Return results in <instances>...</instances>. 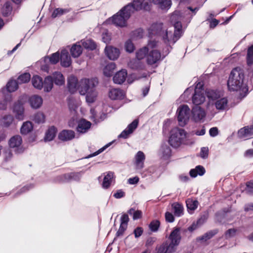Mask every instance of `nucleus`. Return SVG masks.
<instances>
[{
  "label": "nucleus",
  "instance_id": "obj_1",
  "mask_svg": "<svg viewBox=\"0 0 253 253\" xmlns=\"http://www.w3.org/2000/svg\"><path fill=\"white\" fill-rule=\"evenodd\" d=\"M198 9L197 7L193 9L189 7L183 12L176 11L171 15L170 20L174 25L175 30L174 34H172L171 41L168 42L167 39H166V42L164 40L166 43V47L162 50V53L161 54L162 58H164L169 53L171 48L170 44L171 43L174 44L181 36L182 34L181 22L189 23L192 17L196 14Z\"/></svg>",
  "mask_w": 253,
  "mask_h": 253
},
{
  "label": "nucleus",
  "instance_id": "obj_2",
  "mask_svg": "<svg viewBox=\"0 0 253 253\" xmlns=\"http://www.w3.org/2000/svg\"><path fill=\"white\" fill-rule=\"evenodd\" d=\"M207 97L211 100H214V103L209 101L206 106L208 113H210L211 116H214L216 114V110L218 112H223L229 109L228 101L226 97H220L219 91L211 90L207 93Z\"/></svg>",
  "mask_w": 253,
  "mask_h": 253
},
{
  "label": "nucleus",
  "instance_id": "obj_3",
  "mask_svg": "<svg viewBox=\"0 0 253 253\" xmlns=\"http://www.w3.org/2000/svg\"><path fill=\"white\" fill-rule=\"evenodd\" d=\"M244 75L242 70L235 68L231 71L227 83L230 91H239L240 94L248 91L247 85L244 82Z\"/></svg>",
  "mask_w": 253,
  "mask_h": 253
},
{
  "label": "nucleus",
  "instance_id": "obj_4",
  "mask_svg": "<svg viewBox=\"0 0 253 253\" xmlns=\"http://www.w3.org/2000/svg\"><path fill=\"white\" fill-rule=\"evenodd\" d=\"M98 81L95 79H84L81 80L79 90L81 95L86 96V101L88 103H93L97 96V92L94 87L97 84Z\"/></svg>",
  "mask_w": 253,
  "mask_h": 253
},
{
  "label": "nucleus",
  "instance_id": "obj_5",
  "mask_svg": "<svg viewBox=\"0 0 253 253\" xmlns=\"http://www.w3.org/2000/svg\"><path fill=\"white\" fill-rule=\"evenodd\" d=\"M187 133L182 128L175 127L171 129L169 138V143L173 147L177 148L185 144Z\"/></svg>",
  "mask_w": 253,
  "mask_h": 253
},
{
  "label": "nucleus",
  "instance_id": "obj_6",
  "mask_svg": "<svg viewBox=\"0 0 253 253\" xmlns=\"http://www.w3.org/2000/svg\"><path fill=\"white\" fill-rule=\"evenodd\" d=\"M130 6H125L117 14L111 17L110 20L116 26L124 27L127 25V21L130 18Z\"/></svg>",
  "mask_w": 253,
  "mask_h": 253
},
{
  "label": "nucleus",
  "instance_id": "obj_7",
  "mask_svg": "<svg viewBox=\"0 0 253 253\" xmlns=\"http://www.w3.org/2000/svg\"><path fill=\"white\" fill-rule=\"evenodd\" d=\"M148 34L149 37L153 36H161L163 40L166 41L167 39L168 42L172 40V32L168 30H163V24L161 23H154L148 29Z\"/></svg>",
  "mask_w": 253,
  "mask_h": 253
},
{
  "label": "nucleus",
  "instance_id": "obj_8",
  "mask_svg": "<svg viewBox=\"0 0 253 253\" xmlns=\"http://www.w3.org/2000/svg\"><path fill=\"white\" fill-rule=\"evenodd\" d=\"M181 238L180 228H174L169 235L170 243L168 246H165V250L169 253H175L176 247L179 245Z\"/></svg>",
  "mask_w": 253,
  "mask_h": 253
},
{
  "label": "nucleus",
  "instance_id": "obj_9",
  "mask_svg": "<svg viewBox=\"0 0 253 253\" xmlns=\"http://www.w3.org/2000/svg\"><path fill=\"white\" fill-rule=\"evenodd\" d=\"M209 91H206L203 84L198 83L195 88L194 94L192 96V102L195 106H199L203 104L206 99V95L207 96V93Z\"/></svg>",
  "mask_w": 253,
  "mask_h": 253
},
{
  "label": "nucleus",
  "instance_id": "obj_10",
  "mask_svg": "<svg viewBox=\"0 0 253 253\" xmlns=\"http://www.w3.org/2000/svg\"><path fill=\"white\" fill-rule=\"evenodd\" d=\"M190 112V109L187 105H181L178 108L177 110V119L180 126H184L188 122Z\"/></svg>",
  "mask_w": 253,
  "mask_h": 253
},
{
  "label": "nucleus",
  "instance_id": "obj_11",
  "mask_svg": "<svg viewBox=\"0 0 253 253\" xmlns=\"http://www.w3.org/2000/svg\"><path fill=\"white\" fill-rule=\"evenodd\" d=\"M26 95L21 96L13 106V112L15 118L19 120H23L24 118V108L23 105L26 101Z\"/></svg>",
  "mask_w": 253,
  "mask_h": 253
},
{
  "label": "nucleus",
  "instance_id": "obj_12",
  "mask_svg": "<svg viewBox=\"0 0 253 253\" xmlns=\"http://www.w3.org/2000/svg\"><path fill=\"white\" fill-rule=\"evenodd\" d=\"M22 143V138L19 135L11 137L8 141V145L10 148L13 149L16 154H21L24 151Z\"/></svg>",
  "mask_w": 253,
  "mask_h": 253
},
{
  "label": "nucleus",
  "instance_id": "obj_13",
  "mask_svg": "<svg viewBox=\"0 0 253 253\" xmlns=\"http://www.w3.org/2000/svg\"><path fill=\"white\" fill-rule=\"evenodd\" d=\"M159 46V43L155 40L150 41L147 46L140 48L136 52V58L139 60L147 58L150 48H155Z\"/></svg>",
  "mask_w": 253,
  "mask_h": 253
},
{
  "label": "nucleus",
  "instance_id": "obj_14",
  "mask_svg": "<svg viewBox=\"0 0 253 253\" xmlns=\"http://www.w3.org/2000/svg\"><path fill=\"white\" fill-rule=\"evenodd\" d=\"M162 58L161 53L158 50L154 48H150L147 56V63L149 65H153L160 60Z\"/></svg>",
  "mask_w": 253,
  "mask_h": 253
},
{
  "label": "nucleus",
  "instance_id": "obj_15",
  "mask_svg": "<svg viewBox=\"0 0 253 253\" xmlns=\"http://www.w3.org/2000/svg\"><path fill=\"white\" fill-rule=\"evenodd\" d=\"M192 114L193 118L196 122L204 119L206 116V111L200 106L195 105L192 109Z\"/></svg>",
  "mask_w": 253,
  "mask_h": 253
},
{
  "label": "nucleus",
  "instance_id": "obj_16",
  "mask_svg": "<svg viewBox=\"0 0 253 253\" xmlns=\"http://www.w3.org/2000/svg\"><path fill=\"white\" fill-rule=\"evenodd\" d=\"M138 124V122L137 120H134L122 132V133L119 135V137L124 139L128 138L130 134L132 133L134 130L137 128Z\"/></svg>",
  "mask_w": 253,
  "mask_h": 253
},
{
  "label": "nucleus",
  "instance_id": "obj_17",
  "mask_svg": "<svg viewBox=\"0 0 253 253\" xmlns=\"http://www.w3.org/2000/svg\"><path fill=\"white\" fill-rule=\"evenodd\" d=\"M28 102L31 107L33 109H38L42 105V98L38 95H33L29 97Z\"/></svg>",
  "mask_w": 253,
  "mask_h": 253
},
{
  "label": "nucleus",
  "instance_id": "obj_18",
  "mask_svg": "<svg viewBox=\"0 0 253 253\" xmlns=\"http://www.w3.org/2000/svg\"><path fill=\"white\" fill-rule=\"evenodd\" d=\"M109 97L112 100H122L126 96L124 91L119 88H112L109 90Z\"/></svg>",
  "mask_w": 253,
  "mask_h": 253
},
{
  "label": "nucleus",
  "instance_id": "obj_19",
  "mask_svg": "<svg viewBox=\"0 0 253 253\" xmlns=\"http://www.w3.org/2000/svg\"><path fill=\"white\" fill-rule=\"evenodd\" d=\"M60 62L62 66L68 67L71 64V59L67 49H62L60 53Z\"/></svg>",
  "mask_w": 253,
  "mask_h": 253
},
{
  "label": "nucleus",
  "instance_id": "obj_20",
  "mask_svg": "<svg viewBox=\"0 0 253 253\" xmlns=\"http://www.w3.org/2000/svg\"><path fill=\"white\" fill-rule=\"evenodd\" d=\"M91 123L84 119H82L78 122L77 131L79 133H84L90 128Z\"/></svg>",
  "mask_w": 253,
  "mask_h": 253
},
{
  "label": "nucleus",
  "instance_id": "obj_21",
  "mask_svg": "<svg viewBox=\"0 0 253 253\" xmlns=\"http://www.w3.org/2000/svg\"><path fill=\"white\" fill-rule=\"evenodd\" d=\"M105 52L108 57L111 60H115L119 56V50L111 46H107L105 49Z\"/></svg>",
  "mask_w": 253,
  "mask_h": 253
},
{
  "label": "nucleus",
  "instance_id": "obj_22",
  "mask_svg": "<svg viewBox=\"0 0 253 253\" xmlns=\"http://www.w3.org/2000/svg\"><path fill=\"white\" fill-rule=\"evenodd\" d=\"M90 112V119L96 124L102 121L106 118V114L105 113H98L94 109H91Z\"/></svg>",
  "mask_w": 253,
  "mask_h": 253
},
{
  "label": "nucleus",
  "instance_id": "obj_23",
  "mask_svg": "<svg viewBox=\"0 0 253 253\" xmlns=\"http://www.w3.org/2000/svg\"><path fill=\"white\" fill-rule=\"evenodd\" d=\"M127 72L126 70H122L118 72L113 77V81L115 84H122L127 77Z\"/></svg>",
  "mask_w": 253,
  "mask_h": 253
},
{
  "label": "nucleus",
  "instance_id": "obj_24",
  "mask_svg": "<svg viewBox=\"0 0 253 253\" xmlns=\"http://www.w3.org/2000/svg\"><path fill=\"white\" fill-rule=\"evenodd\" d=\"M145 156L142 151H138L135 156V164L137 169H141L144 167V162Z\"/></svg>",
  "mask_w": 253,
  "mask_h": 253
},
{
  "label": "nucleus",
  "instance_id": "obj_25",
  "mask_svg": "<svg viewBox=\"0 0 253 253\" xmlns=\"http://www.w3.org/2000/svg\"><path fill=\"white\" fill-rule=\"evenodd\" d=\"M75 137V132L72 130H63L58 135V138L62 141H69Z\"/></svg>",
  "mask_w": 253,
  "mask_h": 253
},
{
  "label": "nucleus",
  "instance_id": "obj_26",
  "mask_svg": "<svg viewBox=\"0 0 253 253\" xmlns=\"http://www.w3.org/2000/svg\"><path fill=\"white\" fill-rule=\"evenodd\" d=\"M80 83L78 84L77 79L74 76H71L68 79V85L69 91L74 93L77 89H79L80 86Z\"/></svg>",
  "mask_w": 253,
  "mask_h": 253
},
{
  "label": "nucleus",
  "instance_id": "obj_27",
  "mask_svg": "<svg viewBox=\"0 0 253 253\" xmlns=\"http://www.w3.org/2000/svg\"><path fill=\"white\" fill-rule=\"evenodd\" d=\"M159 156L164 159H167L170 156L171 149L166 143L163 144L159 152Z\"/></svg>",
  "mask_w": 253,
  "mask_h": 253
},
{
  "label": "nucleus",
  "instance_id": "obj_28",
  "mask_svg": "<svg viewBox=\"0 0 253 253\" xmlns=\"http://www.w3.org/2000/svg\"><path fill=\"white\" fill-rule=\"evenodd\" d=\"M82 176V173L80 172H71L65 174L63 175L64 181L68 182L71 181H78Z\"/></svg>",
  "mask_w": 253,
  "mask_h": 253
},
{
  "label": "nucleus",
  "instance_id": "obj_29",
  "mask_svg": "<svg viewBox=\"0 0 253 253\" xmlns=\"http://www.w3.org/2000/svg\"><path fill=\"white\" fill-rule=\"evenodd\" d=\"M172 211L176 217H180L184 213V208L182 205L178 203H174L171 205Z\"/></svg>",
  "mask_w": 253,
  "mask_h": 253
},
{
  "label": "nucleus",
  "instance_id": "obj_30",
  "mask_svg": "<svg viewBox=\"0 0 253 253\" xmlns=\"http://www.w3.org/2000/svg\"><path fill=\"white\" fill-rule=\"evenodd\" d=\"M70 52L72 56L74 58L80 56L83 52V48L80 42H78L73 44L70 49Z\"/></svg>",
  "mask_w": 253,
  "mask_h": 253
},
{
  "label": "nucleus",
  "instance_id": "obj_31",
  "mask_svg": "<svg viewBox=\"0 0 253 253\" xmlns=\"http://www.w3.org/2000/svg\"><path fill=\"white\" fill-rule=\"evenodd\" d=\"M52 77L53 83L56 85H62L65 83V79L63 75L59 72H55L51 76Z\"/></svg>",
  "mask_w": 253,
  "mask_h": 253
},
{
  "label": "nucleus",
  "instance_id": "obj_32",
  "mask_svg": "<svg viewBox=\"0 0 253 253\" xmlns=\"http://www.w3.org/2000/svg\"><path fill=\"white\" fill-rule=\"evenodd\" d=\"M53 83L52 77L51 76H48L44 78L43 82V87L45 92H48L50 91L53 87Z\"/></svg>",
  "mask_w": 253,
  "mask_h": 253
},
{
  "label": "nucleus",
  "instance_id": "obj_33",
  "mask_svg": "<svg viewBox=\"0 0 253 253\" xmlns=\"http://www.w3.org/2000/svg\"><path fill=\"white\" fill-rule=\"evenodd\" d=\"M32 83L34 87L38 89L41 90L43 87L42 79L38 76H34L32 78Z\"/></svg>",
  "mask_w": 253,
  "mask_h": 253
},
{
  "label": "nucleus",
  "instance_id": "obj_34",
  "mask_svg": "<svg viewBox=\"0 0 253 253\" xmlns=\"http://www.w3.org/2000/svg\"><path fill=\"white\" fill-rule=\"evenodd\" d=\"M126 6H130V10H131L130 14L131 15L135 10L142 9V1L141 0H134L132 3H129Z\"/></svg>",
  "mask_w": 253,
  "mask_h": 253
},
{
  "label": "nucleus",
  "instance_id": "obj_35",
  "mask_svg": "<svg viewBox=\"0 0 253 253\" xmlns=\"http://www.w3.org/2000/svg\"><path fill=\"white\" fill-rule=\"evenodd\" d=\"M152 1L154 3L159 5L162 9L169 8L171 4L170 0H152Z\"/></svg>",
  "mask_w": 253,
  "mask_h": 253
},
{
  "label": "nucleus",
  "instance_id": "obj_36",
  "mask_svg": "<svg viewBox=\"0 0 253 253\" xmlns=\"http://www.w3.org/2000/svg\"><path fill=\"white\" fill-rule=\"evenodd\" d=\"M205 173V169L203 167L198 166L195 169H191L189 172L190 176L192 177H195L198 175H203Z\"/></svg>",
  "mask_w": 253,
  "mask_h": 253
},
{
  "label": "nucleus",
  "instance_id": "obj_37",
  "mask_svg": "<svg viewBox=\"0 0 253 253\" xmlns=\"http://www.w3.org/2000/svg\"><path fill=\"white\" fill-rule=\"evenodd\" d=\"M33 128L32 123L30 121L24 122L20 129L21 133L22 134H27L30 132Z\"/></svg>",
  "mask_w": 253,
  "mask_h": 253
},
{
  "label": "nucleus",
  "instance_id": "obj_38",
  "mask_svg": "<svg viewBox=\"0 0 253 253\" xmlns=\"http://www.w3.org/2000/svg\"><path fill=\"white\" fill-rule=\"evenodd\" d=\"M83 46L86 49L93 50L96 48V45L94 42L91 39H85L81 41Z\"/></svg>",
  "mask_w": 253,
  "mask_h": 253
},
{
  "label": "nucleus",
  "instance_id": "obj_39",
  "mask_svg": "<svg viewBox=\"0 0 253 253\" xmlns=\"http://www.w3.org/2000/svg\"><path fill=\"white\" fill-rule=\"evenodd\" d=\"M113 177L114 174L112 172H108L107 174L105 175L102 183V187L104 188L107 189L110 186L112 181Z\"/></svg>",
  "mask_w": 253,
  "mask_h": 253
},
{
  "label": "nucleus",
  "instance_id": "obj_40",
  "mask_svg": "<svg viewBox=\"0 0 253 253\" xmlns=\"http://www.w3.org/2000/svg\"><path fill=\"white\" fill-rule=\"evenodd\" d=\"M128 66L131 69L135 70L142 69L144 66V64L137 59L131 60L128 63Z\"/></svg>",
  "mask_w": 253,
  "mask_h": 253
},
{
  "label": "nucleus",
  "instance_id": "obj_41",
  "mask_svg": "<svg viewBox=\"0 0 253 253\" xmlns=\"http://www.w3.org/2000/svg\"><path fill=\"white\" fill-rule=\"evenodd\" d=\"M56 131V128L54 126L49 127L45 133V140L48 141L52 140L55 136Z\"/></svg>",
  "mask_w": 253,
  "mask_h": 253
},
{
  "label": "nucleus",
  "instance_id": "obj_42",
  "mask_svg": "<svg viewBox=\"0 0 253 253\" xmlns=\"http://www.w3.org/2000/svg\"><path fill=\"white\" fill-rule=\"evenodd\" d=\"M115 63L111 62L108 64L103 69L104 75L106 77H110L112 75L115 69Z\"/></svg>",
  "mask_w": 253,
  "mask_h": 253
},
{
  "label": "nucleus",
  "instance_id": "obj_43",
  "mask_svg": "<svg viewBox=\"0 0 253 253\" xmlns=\"http://www.w3.org/2000/svg\"><path fill=\"white\" fill-rule=\"evenodd\" d=\"M68 103L69 108L71 112H75L76 109L80 105V102L79 101L77 100L72 97H70L68 98Z\"/></svg>",
  "mask_w": 253,
  "mask_h": 253
},
{
  "label": "nucleus",
  "instance_id": "obj_44",
  "mask_svg": "<svg viewBox=\"0 0 253 253\" xmlns=\"http://www.w3.org/2000/svg\"><path fill=\"white\" fill-rule=\"evenodd\" d=\"M69 11H70V9L69 8H57L53 10L51 16L52 18H56L61 16Z\"/></svg>",
  "mask_w": 253,
  "mask_h": 253
},
{
  "label": "nucleus",
  "instance_id": "obj_45",
  "mask_svg": "<svg viewBox=\"0 0 253 253\" xmlns=\"http://www.w3.org/2000/svg\"><path fill=\"white\" fill-rule=\"evenodd\" d=\"M12 100L11 95L9 94L5 95L3 98L0 101V109L5 110L7 105Z\"/></svg>",
  "mask_w": 253,
  "mask_h": 253
},
{
  "label": "nucleus",
  "instance_id": "obj_46",
  "mask_svg": "<svg viewBox=\"0 0 253 253\" xmlns=\"http://www.w3.org/2000/svg\"><path fill=\"white\" fill-rule=\"evenodd\" d=\"M60 59V54L58 52L53 53L50 57H46L44 58V62H46L49 61L53 64H56Z\"/></svg>",
  "mask_w": 253,
  "mask_h": 253
},
{
  "label": "nucleus",
  "instance_id": "obj_47",
  "mask_svg": "<svg viewBox=\"0 0 253 253\" xmlns=\"http://www.w3.org/2000/svg\"><path fill=\"white\" fill-rule=\"evenodd\" d=\"M12 6L10 2H6L1 9V12L4 16H7L11 14Z\"/></svg>",
  "mask_w": 253,
  "mask_h": 253
},
{
  "label": "nucleus",
  "instance_id": "obj_48",
  "mask_svg": "<svg viewBox=\"0 0 253 253\" xmlns=\"http://www.w3.org/2000/svg\"><path fill=\"white\" fill-rule=\"evenodd\" d=\"M13 117L10 115L4 116L1 120V125L4 127H8L12 123Z\"/></svg>",
  "mask_w": 253,
  "mask_h": 253
},
{
  "label": "nucleus",
  "instance_id": "obj_49",
  "mask_svg": "<svg viewBox=\"0 0 253 253\" xmlns=\"http://www.w3.org/2000/svg\"><path fill=\"white\" fill-rule=\"evenodd\" d=\"M186 203L188 211H194L197 208L198 206V202L197 200L189 199L186 201Z\"/></svg>",
  "mask_w": 253,
  "mask_h": 253
},
{
  "label": "nucleus",
  "instance_id": "obj_50",
  "mask_svg": "<svg viewBox=\"0 0 253 253\" xmlns=\"http://www.w3.org/2000/svg\"><path fill=\"white\" fill-rule=\"evenodd\" d=\"M6 87L9 92H14L18 88V83L15 80H10L7 83Z\"/></svg>",
  "mask_w": 253,
  "mask_h": 253
},
{
  "label": "nucleus",
  "instance_id": "obj_51",
  "mask_svg": "<svg viewBox=\"0 0 253 253\" xmlns=\"http://www.w3.org/2000/svg\"><path fill=\"white\" fill-rule=\"evenodd\" d=\"M30 78L31 75L29 73H24L19 76L17 82L18 84L26 83L30 81Z\"/></svg>",
  "mask_w": 253,
  "mask_h": 253
},
{
  "label": "nucleus",
  "instance_id": "obj_52",
  "mask_svg": "<svg viewBox=\"0 0 253 253\" xmlns=\"http://www.w3.org/2000/svg\"><path fill=\"white\" fill-rule=\"evenodd\" d=\"M247 62L249 66L253 64V45L249 47L248 49Z\"/></svg>",
  "mask_w": 253,
  "mask_h": 253
},
{
  "label": "nucleus",
  "instance_id": "obj_53",
  "mask_svg": "<svg viewBox=\"0 0 253 253\" xmlns=\"http://www.w3.org/2000/svg\"><path fill=\"white\" fill-rule=\"evenodd\" d=\"M33 120L38 124L43 123L45 121L44 115L42 112H38L35 115Z\"/></svg>",
  "mask_w": 253,
  "mask_h": 253
},
{
  "label": "nucleus",
  "instance_id": "obj_54",
  "mask_svg": "<svg viewBox=\"0 0 253 253\" xmlns=\"http://www.w3.org/2000/svg\"><path fill=\"white\" fill-rule=\"evenodd\" d=\"M160 223L158 220H154L151 222L149 224V228L152 232H156L160 226Z\"/></svg>",
  "mask_w": 253,
  "mask_h": 253
},
{
  "label": "nucleus",
  "instance_id": "obj_55",
  "mask_svg": "<svg viewBox=\"0 0 253 253\" xmlns=\"http://www.w3.org/2000/svg\"><path fill=\"white\" fill-rule=\"evenodd\" d=\"M143 34L144 32L143 29L139 28L133 32L132 37L133 39H139L143 37Z\"/></svg>",
  "mask_w": 253,
  "mask_h": 253
},
{
  "label": "nucleus",
  "instance_id": "obj_56",
  "mask_svg": "<svg viewBox=\"0 0 253 253\" xmlns=\"http://www.w3.org/2000/svg\"><path fill=\"white\" fill-rule=\"evenodd\" d=\"M102 41L106 43H108L110 42L111 39V37L110 34L108 31L105 30L102 33Z\"/></svg>",
  "mask_w": 253,
  "mask_h": 253
},
{
  "label": "nucleus",
  "instance_id": "obj_57",
  "mask_svg": "<svg viewBox=\"0 0 253 253\" xmlns=\"http://www.w3.org/2000/svg\"><path fill=\"white\" fill-rule=\"evenodd\" d=\"M125 48L126 51L132 52L134 49V46L130 40L127 41L125 43Z\"/></svg>",
  "mask_w": 253,
  "mask_h": 253
},
{
  "label": "nucleus",
  "instance_id": "obj_58",
  "mask_svg": "<svg viewBox=\"0 0 253 253\" xmlns=\"http://www.w3.org/2000/svg\"><path fill=\"white\" fill-rule=\"evenodd\" d=\"M214 233L213 232H209L206 234H205L202 237H200L198 238L199 240L206 241L207 240L211 239Z\"/></svg>",
  "mask_w": 253,
  "mask_h": 253
},
{
  "label": "nucleus",
  "instance_id": "obj_59",
  "mask_svg": "<svg viewBox=\"0 0 253 253\" xmlns=\"http://www.w3.org/2000/svg\"><path fill=\"white\" fill-rule=\"evenodd\" d=\"M246 191L249 194L253 195V181L248 182L246 184Z\"/></svg>",
  "mask_w": 253,
  "mask_h": 253
},
{
  "label": "nucleus",
  "instance_id": "obj_60",
  "mask_svg": "<svg viewBox=\"0 0 253 253\" xmlns=\"http://www.w3.org/2000/svg\"><path fill=\"white\" fill-rule=\"evenodd\" d=\"M202 219H199L196 223H193L190 226L188 227V230L191 232L195 230L197 228L198 225H200L202 224Z\"/></svg>",
  "mask_w": 253,
  "mask_h": 253
},
{
  "label": "nucleus",
  "instance_id": "obj_61",
  "mask_svg": "<svg viewBox=\"0 0 253 253\" xmlns=\"http://www.w3.org/2000/svg\"><path fill=\"white\" fill-rule=\"evenodd\" d=\"M209 148L208 147H202L200 151V156L202 158H207L208 156Z\"/></svg>",
  "mask_w": 253,
  "mask_h": 253
},
{
  "label": "nucleus",
  "instance_id": "obj_62",
  "mask_svg": "<svg viewBox=\"0 0 253 253\" xmlns=\"http://www.w3.org/2000/svg\"><path fill=\"white\" fill-rule=\"evenodd\" d=\"M4 156L5 161H7L10 160L13 156V154L11 150L8 149L5 150L4 152Z\"/></svg>",
  "mask_w": 253,
  "mask_h": 253
},
{
  "label": "nucleus",
  "instance_id": "obj_63",
  "mask_svg": "<svg viewBox=\"0 0 253 253\" xmlns=\"http://www.w3.org/2000/svg\"><path fill=\"white\" fill-rule=\"evenodd\" d=\"M165 218L166 221L169 222H173L174 221V217L173 215L169 211L166 212Z\"/></svg>",
  "mask_w": 253,
  "mask_h": 253
},
{
  "label": "nucleus",
  "instance_id": "obj_64",
  "mask_svg": "<svg viewBox=\"0 0 253 253\" xmlns=\"http://www.w3.org/2000/svg\"><path fill=\"white\" fill-rule=\"evenodd\" d=\"M125 196V193L121 189L118 190L113 195V196L116 199L122 198Z\"/></svg>",
  "mask_w": 253,
  "mask_h": 253
}]
</instances>
